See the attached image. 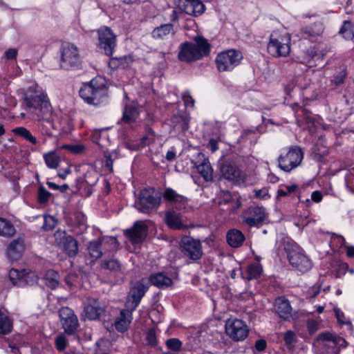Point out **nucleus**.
<instances>
[{"label":"nucleus","instance_id":"nucleus-20","mask_svg":"<svg viewBox=\"0 0 354 354\" xmlns=\"http://www.w3.org/2000/svg\"><path fill=\"white\" fill-rule=\"evenodd\" d=\"M84 311L88 319L95 320L102 316L104 309L98 300L93 299L89 301V304L85 307Z\"/></svg>","mask_w":354,"mask_h":354},{"label":"nucleus","instance_id":"nucleus-64","mask_svg":"<svg viewBox=\"0 0 354 354\" xmlns=\"http://www.w3.org/2000/svg\"><path fill=\"white\" fill-rule=\"evenodd\" d=\"M165 158L168 161H172L176 158V153L172 151H169Z\"/></svg>","mask_w":354,"mask_h":354},{"label":"nucleus","instance_id":"nucleus-2","mask_svg":"<svg viewBox=\"0 0 354 354\" xmlns=\"http://www.w3.org/2000/svg\"><path fill=\"white\" fill-rule=\"evenodd\" d=\"M210 44L203 37L195 38V43L185 42L181 45L178 58L183 62H192L209 55Z\"/></svg>","mask_w":354,"mask_h":354},{"label":"nucleus","instance_id":"nucleus-56","mask_svg":"<svg viewBox=\"0 0 354 354\" xmlns=\"http://www.w3.org/2000/svg\"><path fill=\"white\" fill-rule=\"evenodd\" d=\"M266 346H267V344H266V340L262 339H258L255 342V348L258 351H263L266 348Z\"/></svg>","mask_w":354,"mask_h":354},{"label":"nucleus","instance_id":"nucleus-7","mask_svg":"<svg viewBox=\"0 0 354 354\" xmlns=\"http://www.w3.org/2000/svg\"><path fill=\"white\" fill-rule=\"evenodd\" d=\"M61 58L59 66L64 70L79 68L81 66L77 48L72 44L66 43L60 49Z\"/></svg>","mask_w":354,"mask_h":354},{"label":"nucleus","instance_id":"nucleus-52","mask_svg":"<svg viewBox=\"0 0 354 354\" xmlns=\"http://www.w3.org/2000/svg\"><path fill=\"white\" fill-rule=\"evenodd\" d=\"M55 346L59 351H63L67 346V340L63 335H59L55 338Z\"/></svg>","mask_w":354,"mask_h":354},{"label":"nucleus","instance_id":"nucleus-60","mask_svg":"<svg viewBox=\"0 0 354 354\" xmlns=\"http://www.w3.org/2000/svg\"><path fill=\"white\" fill-rule=\"evenodd\" d=\"M311 198L313 201L319 203L322 199V194L319 191H315L311 194Z\"/></svg>","mask_w":354,"mask_h":354},{"label":"nucleus","instance_id":"nucleus-13","mask_svg":"<svg viewBox=\"0 0 354 354\" xmlns=\"http://www.w3.org/2000/svg\"><path fill=\"white\" fill-rule=\"evenodd\" d=\"M148 288L147 280L142 279L130 290L126 306L131 312L136 310Z\"/></svg>","mask_w":354,"mask_h":354},{"label":"nucleus","instance_id":"nucleus-18","mask_svg":"<svg viewBox=\"0 0 354 354\" xmlns=\"http://www.w3.org/2000/svg\"><path fill=\"white\" fill-rule=\"evenodd\" d=\"M182 3L179 6L187 15L196 17L205 11V6L200 0H183Z\"/></svg>","mask_w":354,"mask_h":354},{"label":"nucleus","instance_id":"nucleus-24","mask_svg":"<svg viewBox=\"0 0 354 354\" xmlns=\"http://www.w3.org/2000/svg\"><path fill=\"white\" fill-rule=\"evenodd\" d=\"M131 313L129 310H122L120 311V316L115 322V327L118 332H125L131 320Z\"/></svg>","mask_w":354,"mask_h":354},{"label":"nucleus","instance_id":"nucleus-47","mask_svg":"<svg viewBox=\"0 0 354 354\" xmlns=\"http://www.w3.org/2000/svg\"><path fill=\"white\" fill-rule=\"evenodd\" d=\"M24 270L19 271L17 269H11L9 272V278L13 285L19 286L21 279L23 278Z\"/></svg>","mask_w":354,"mask_h":354},{"label":"nucleus","instance_id":"nucleus-26","mask_svg":"<svg viewBox=\"0 0 354 354\" xmlns=\"http://www.w3.org/2000/svg\"><path fill=\"white\" fill-rule=\"evenodd\" d=\"M174 33V26L171 24H166L154 28L151 34L154 39H164Z\"/></svg>","mask_w":354,"mask_h":354},{"label":"nucleus","instance_id":"nucleus-53","mask_svg":"<svg viewBox=\"0 0 354 354\" xmlns=\"http://www.w3.org/2000/svg\"><path fill=\"white\" fill-rule=\"evenodd\" d=\"M106 167L109 169L110 171H113V164L114 159L117 158V153L115 151H112L110 154L106 155Z\"/></svg>","mask_w":354,"mask_h":354},{"label":"nucleus","instance_id":"nucleus-59","mask_svg":"<svg viewBox=\"0 0 354 354\" xmlns=\"http://www.w3.org/2000/svg\"><path fill=\"white\" fill-rule=\"evenodd\" d=\"M5 55L8 59H14L17 55V50L15 48H10L6 51Z\"/></svg>","mask_w":354,"mask_h":354},{"label":"nucleus","instance_id":"nucleus-55","mask_svg":"<svg viewBox=\"0 0 354 354\" xmlns=\"http://www.w3.org/2000/svg\"><path fill=\"white\" fill-rule=\"evenodd\" d=\"M308 330L310 334L315 333L317 330V323L315 320H308L307 323Z\"/></svg>","mask_w":354,"mask_h":354},{"label":"nucleus","instance_id":"nucleus-6","mask_svg":"<svg viewBox=\"0 0 354 354\" xmlns=\"http://www.w3.org/2000/svg\"><path fill=\"white\" fill-rule=\"evenodd\" d=\"M160 203V196L153 188H145L141 190L135 201L134 206L140 212L149 213L157 208Z\"/></svg>","mask_w":354,"mask_h":354},{"label":"nucleus","instance_id":"nucleus-30","mask_svg":"<svg viewBox=\"0 0 354 354\" xmlns=\"http://www.w3.org/2000/svg\"><path fill=\"white\" fill-rule=\"evenodd\" d=\"M149 280L153 285L160 288H167L172 283L171 279L161 272L151 275Z\"/></svg>","mask_w":354,"mask_h":354},{"label":"nucleus","instance_id":"nucleus-63","mask_svg":"<svg viewBox=\"0 0 354 354\" xmlns=\"http://www.w3.org/2000/svg\"><path fill=\"white\" fill-rule=\"evenodd\" d=\"M346 254L348 257H354V246L346 247Z\"/></svg>","mask_w":354,"mask_h":354},{"label":"nucleus","instance_id":"nucleus-29","mask_svg":"<svg viewBox=\"0 0 354 354\" xmlns=\"http://www.w3.org/2000/svg\"><path fill=\"white\" fill-rule=\"evenodd\" d=\"M102 250L104 252V255L107 252H116L118 249L119 243L115 237L106 236L100 239Z\"/></svg>","mask_w":354,"mask_h":354},{"label":"nucleus","instance_id":"nucleus-5","mask_svg":"<svg viewBox=\"0 0 354 354\" xmlns=\"http://www.w3.org/2000/svg\"><path fill=\"white\" fill-rule=\"evenodd\" d=\"M290 37L288 33L281 34L274 31L270 36L267 46L268 53L274 57H286L290 53Z\"/></svg>","mask_w":354,"mask_h":354},{"label":"nucleus","instance_id":"nucleus-41","mask_svg":"<svg viewBox=\"0 0 354 354\" xmlns=\"http://www.w3.org/2000/svg\"><path fill=\"white\" fill-rule=\"evenodd\" d=\"M12 323L8 317L0 310V335L8 334L11 331Z\"/></svg>","mask_w":354,"mask_h":354},{"label":"nucleus","instance_id":"nucleus-39","mask_svg":"<svg viewBox=\"0 0 354 354\" xmlns=\"http://www.w3.org/2000/svg\"><path fill=\"white\" fill-rule=\"evenodd\" d=\"M15 233V230L12 223L8 221L0 218V235L11 236Z\"/></svg>","mask_w":354,"mask_h":354},{"label":"nucleus","instance_id":"nucleus-17","mask_svg":"<svg viewBox=\"0 0 354 354\" xmlns=\"http://www.w3.org/2000/svg\"><path fill=\"white\" fill-rule=\"evenodd\" d=\"M266 218L264 209L254 207L248 209V215L244 216L243 221L250 227L257 226L261 224Z\"/></svg>","mask_w":354,"mask_h":354},{"label":"nucleus","instance_id":"nucleus-49","mask_svg":"<svg viewBox=\"0 0 354 354\" xmlns=\"http://www.w3.org/2000/svg\"><path fill=\"white\" fill-rule=\"evenodd\" d=\"M57 224V220L53 216H45L44 217V223L42 228L44 230H53Z\"/></svg>","mask_w":354,"mask_h":354},{"label":"nucleus","instance_id":"nucleus-10","mask_svg":"<svg viewBox=\"0 0 354 354\" xmlns=\"http://www.w3.org/2000/svg\"><path fill=\"white\" fill-rule=\"evenodd\" d=\"M242 55L240 52L235 50H229L218 54L216 59V64L219 71L232 70L239 65Z\"/></svg>","mask_w":354,"mask_h":354},{"label":"nucleus","instance_id":"nucleus-50","mask_svg":"<svg viewBox=\"0 0 354 354\" xmlns=\"http://www.w3.org/2000/svg\"><path fill=\"white\" fill-rule=\"evenodd\" d=\"M50 195V193L47 191L43 186L39 187L38 190V201L40 203H46L48 201Z\"/></svg>","mask_w":354,"mask_h":354},{"label":"nucleus","instance_id":"nucleus-22","mask_svg":"<svg viewBox=\"0 0 354 354\" xmlns=\"http://www.w3.org/2000/svg\"><path fill=\"white\" fill-rule=\"evenodd\" d=\"M24 246V241L21 239L13 240L8 247L7 256L10 261H17L22 255Z\"/></svg>","mask_w":354,"mask_h":354},{"label":"nucleus","instance_id":"nucleus-14","mask_svg":"<svg viewBox=\"0 0 354 354\" xmlns=\"http://www.w3.org/2000/svg\"><path fill=\"white\" fill-rule=\"evenodd\" d=\"M99 46L107 56H111L116 46L115 35L111 28L102 27L98 30Z\"/></svg>","mask_w":354,"mask_h":354},{"label":"nucleus","instance_id":"nucleus-1","mask_svg":"<svg viewBox=\"0 0 354 354\" xmlns=\"http://www.w3.org/2000/svg\"><path fill=\"white\" fill-rule=\"evenodd\" d=\"M23 103L27 108L33 109L42 134L52 136L56 129L51 105L44 94L25 96Z\"/></svg>","mask_w":354,"mask_h":354},{"label":"nucleus","instance_id":"nucleus-54","mask_svg":"<svg viewBox=\"0 0 354 354\" xmlns=\"http://www.w3.org/2000/svg\"><path fill=\"white\" fill-rule=\"evenodd\" d=\"M64 148L67 149L71 152L75 154H79L83 152L84 147L82 145H65Z\"/></svg>","mask_w":354,"mask_h":354},{"label":"nucleus","instance_id":"nucleus-46","mask_svg":"<svg viewBox=\"0 0 354 354\" xmlns=\"http://www.w3.org/2000/svg\"><path fill=\"white\" fill-rule=\"evenodd\" d=\"M283 339L287 348L289 350H293L297 340L295 333L292 330L286 331L283 335Z\"/></svg>","mask_w":354,"mask_h":354},{"label":"nucleus","instance_id":"nucleus-33","mask_svg":"<svg viewBox=\"0 0 354 354\" xmlns=\"http://www.w3.org/2000/svg\"><path fill=\"white\" fill-rule=\"evenodd\" d=\"M324 31L323 24L320 22L315 23L310 26H307L301 29V32L305 35L304 38L315 37L322 34Z\"/></svg>","mask_w":354,"mask_h":354},{"label":"nucleus","instance_id":"nucleus-58","mask_svg":"<svg viewBox=\"0 0 354 354\" xmlns=\"http://www.w3.org/2000/svg\"><path fill=\"white\" fill-rule=\"evenodd\" d=\"M345 75V73L342 72L339 75L334 77V78L332 80V82H334L335 85H339L344 82Z\"/></svg>","mask_w":354,"mask_h":354},{"label":"nucleus","instance_id":"nucleus-61","mask_svg":"<svg viewBox=\"0 0 354 354\" xmlns=\"http://www.w3.org/2000/svg\"><path fill=\"white\" fill-rule=\"evenodd\" d=\"M268 194L266 189H259L255 192V196L260 198H263Z\"/></svg>","mask_w":354,"mask_h":354},{"label":"nucleus","instance_id":"nucleus-21","mask_svg":"<svg viewBox=\"0 0 354 354\" xmlns=\"http://www.w3.org/2000/svg\"><path fill=\"white\" fill-rule=\"evenodd\" d=\"M274 309L281 318L288 319L291 316L292 308L289 301L285 297H278L275 300Z\"/></svg>","mask_w":354,"mask_h":354},{"label":"nucleus","instance_id":"nucleus-12","mask_svg":"<svg viewBox=\"0 0 354 354\" xmlns=\"http://www.w3.org/2000/svg\"><path fill=\"white\" fill-rule=\"evenodd\" d=\"M226 334L234 341L243 340L248 335V326L241 319H228L225 324Z\"/></svg>","mask_w":354,"mask_h":354},{"label":"nucleus","instance_id":"nucleus-32","mask_svg":"<svg viewBox=\"0 0 354 354\" xmlns=\"http://www.w3.org/2000/svg\"><path fill=\"white\" fill-rule=\"evenodd\" d=\"M317 354H339V349L334 348L331 344L328 341H321L315 342Z\"/></svg>","mask_w":354,"mask_h":354},{"label":"nucleus","instance_id":"nucleus-27","mask_svg":"<svg viewBox=\"0 0 354 354\" xmlns=\"http://www.w3.org/2000/svg\"><path fill=\"white\" fill-rule=\"evenodd\" d=\"M164 198L171 203L176 204V205H179L177 208H181L182 205H184L187 201V198L182 195L177 194L174 189L171 188H166L164 194Z\"/></svg>","mask_w":354,"mask_h":354},{"label":"nucleus","instance_id":"nucleus-48","mask_svg":"<svg viewBox=\"0 0 354 354\" xmlns=\"http://www.w3.org/2000/svg\"><path fill=\"white\" fill-rule=\"evenodd\" d=\"M145 340L149 346H156L158 344V341L156 339V330L154 328H149L145 338Z\"/></svg>","mask_w":354,"mask_h":354},{"label":"nucleus","instance_id":"nucleus-23","mask_svg":"<svg viewBox=\"0 0 354 354\" xmlns=\"http://www.w3.org/2000/svg\"><path fill=\"white\" fill-rule=\"evenodd\" d=\"M321 341L329 342L334 348L339 349V352L341 348H345L347 346V342L344 338L334 336L330 333H322L319 334L317 337V342H319Z\"/></svg>","mask_w":354,"mask_h":354},{"label":"nucleus","instance_id":"nucleus-31","mask_svg":"<svg viewBox=\"0 0 354 354\" xmlns=\"http://www.w3.org/2000/svg\"><path fill=\"white\" fill-rule=\"evenodd\" d=\"M198 173L207 182L213 180V169L209 160L204 158L203 162L196 166Z\"/></svg>","mask_w":354,"mask_h":354},{"label":"nucleus","instance_id":"nucleus-51","mask_svg":"<svg viewBox=\"0 0 354 354\" xmlns=\"http://www.w3.org/2000/svg\"><path fill=\"white\" fill-rule=\"evenodd\" d=\"M166 345L169 349L177 351L180 349L182 342L178 339L171 338L167 340Z\"/></svg>","mask_w":354,"mask_h":354},{"label":"nucleus","instance_id":"nucleus-57","mask_svg":"<svg viewBox=\"0 0 354 354\" xmlns=\"http://www.w3.org/2000/svg\"><path fill=\"white\" fill-rule=\"evenodd\" d=\"M183 99L186 105H188L190 103L192 106H194V100L188 91L183 93Z\"/></svg>","mask_w":354,"mask_h":354},{"label":"nucleus","instance_id":"nucleus-15","mask_svg":"<svg viewBox=\"0 0 354 354\" xmlns=\"http://www.w3.org/2000/svg\"><path fill=\"white\" fill-rule=\"evenodd\" d=\"M59 317L64 331L68 335L73 334L77 329L78 320L73 310L68 308H62L59 310Z\"/></svg>","mask_w":354,"mask_h":354},{"label":"nucleus","instance_id":"nucleus-9","mask_svg":"<svg viewBox=\"0 0 354 354\" xmlns=\"http://www.w3.org/2000/svg\"><path fill=\"white\" fill-rule=\"evenodd\" d=\"M303 159V152L301 148L295 147L285 155H280L278 158L279 167L284 171L289 172L297 167Z\"/></svg>","mask_w":354,"mask_h":354},{"label":"nucleus","instance_id":"nucleus-3","mask_svg":"<svg viewBox=\"0 0 354 354\" xmlns=\"http://www.w3.org/2000/svg\"><path fill=\"white\" fill-rule=\"evenodd\" d=\"M79 93L84 102L97 106L107 96V88L103 82H100L97 79H93L89 82L83 84Z\"/></svg>","mask_w":354,"mask_h":354},{"label":"nucleus","instance_id":"nucleus-36","mask_svg":"<svg viewBox=\"0 0 354 354\" xmlns=\"http://www.w3.org/2000/svg\"><path fill=\"white\" fill-rule=\"evenodd\" d=\"M59 275L54 270H48L44 275L45 283L51 289H55L59 284Z\"/></svg>","mask_w":354,"mask_h":354},{"label":"nucleus","instance_id":"nucleus-8","mask_svg":"<svg viewBox=\"0 0 354 354\" xmlns=\"http://www.w3.org/2000/svg\"><path fill=\"white\" fill-rule=\"evenodd\" d=\"M180 250L185 257L193 261H197L203 256L202 245L200 240L191 236H184L181 239Z\"/></svg>","mask_w":354,"mask_h":354},{"label":"nucleus","instance_id":"nucleus-62","mask_svg":"<svg viewBox=\"0 0 354 354\" xmlns=\"http://www.w3.org/2000/svg\"><path fill=\"white\" fill-rule=\"evenodd\" d=\"M335 313L338 322L343 323V318L344 317L343 312H342L339 309H335Z\"/></svg>","mask_w":354,"mask_h":354},{"label":"nucleus","instance_id":"nucleus-11","mask_svg":"<svg viewBox=\"0 0 354 354\" xmlns=\"http://www.w3.org/2000/svg\"><path fill=\"white\" fill-rule=\"evenodd\" d=\"M55 244L63 249L71 257H75L78 252L77 241L65 231L57 230L55 234Z\"/></svg>","mask_w":354,"mask_h":354},{"label":"nucleus","instance_id":"nucleus-44","mask_svg":"<svg viewBox=\"0 0 354 354\" xmlns=\"http://www.w3.org/2000/svg\"><path fill=\"white\" fill-rule=\"evenodd\" d=\"M174 122H176L177 127H179L182 131H186L189 128V117L187 114L176 115L174 118Z\"/></svg>","mask_w":354,"mask_h":354},{"label":"nucleus","instance_id":"nucleus-40","mask_svg":"<svg viewBox=\"0 0 354 354\" xmlns=\"http://www.w3.org/2000/svg\"><path fill=\"white\" fill-rule=\"evenodd\" d=\"M339 33L346 39H352L354 37V26L351 21H344Z\"/></svg>","mask_w":354,"mask_h":354},{"label":"nucleus","instance_id":"nucleus-4","mask_svg":"<svg viewBox=\"0 0 354 354\" xmlns=\"http://www.w3.org/2000/svg\"><path fill=\"white\" fill-rule=\"evenodd\" d=\"M284 250L290 265L301 272H306L312 268V263L295 243H284Z\"/></svg>","mask_w":354,"mask_h":354},{"label":"nucleus","instance_id":"nucleus-37","mask_svg":"<svg viewBox=\"0 0 354 354\" xmlns=\"http://www.w3.org/2000/svg\"><path fill=\"white\" fill-rule=\"evenodd\" d=\"M101 267L103 269L109 270L113 272H119L122 270L121 263L115 258L104 259L101 263Z\"/></svg>","mask_w":354,"mask_h":354},{"label":"nucleus","instance_id":"nucleus-35","mask_svg":"<svg viewBox=\"0 0 354 354\" xmlns=\"http://www.w3.org/2000/svg\"><path fill=\"white\" fill-rule=\"evenodd\" d=\"M87 250L89 256L94 260H97L104 255L99 239L89 242L87 245Z\"/></svg>","mask_w":354,"mask_h":354},{"label":"nucleus","instance_id":"nucleus-19","mask_svg":"<svg viewBox=\"0 0 354 354\" xmlns=\"http://www.w3.org/2000/svg\"><path fill=\"white\" fill-rule=\"evenodd\" d=\"M223 178L229 180L238 181L241 178V170L232 162L225 161L220 167Z\"/></svg>","mask_w":354,"mask_h":354},{"label":"nucleus","instance_id":"nucleus-34","mask_svg":"<svg viewBox=\"0 0 354 354\" xmlns=\"http://www.w3.org/2000/svg\"><path fill=\"white\" fill-rule=\"evenodd\" d=\"M138 115V110L135 106L132 104L126 105L124 109L122 121L124 123H131L137 119Z\"/></svg>","mask_w":354,"mask_h":354},{"label":"nucleus","instance_id":"nucleus-42","mask_svg":"<svg viewBox=\"0 0 354 354\" xmlns=\"http://www.w3.org/2000/svg\"><path fill=\"white\" fill-rule=\"evenodd\" d=\"M13 132L18 136L28 140L32 144L36 145L37 143V138L33 136L31 133L24 127H17L13 129Z\"/></svg>","mask_w":354,"mask_h":354},{"label":"nucleus","instance_id":"nucleus-16","mask_svg":"<svg viewBox=\"0 0 354 354\" xmlns=\"http://www.w3.org/2000/svg\"><path fill=\"white\" fill-rule=\"evenodd\" d=\"M125 234L132 243H142L147 235V227L144 223L137 221L131 229L125 231Z\"/></svg>","mask_w":354,"mask_h":354},{"label":"nucleus","instance_id":"nucleus-45","mask_svg":"<svg viewBox=\"0 0 354 354\" xmlns=\"http://www.w3.org/2000/svg\"><path fill=\"white\" fill-rule=\"evenodd\" d=\"M44 158L48 167L52 169L57 167L59 165V157L55 152H49L44 154Z\"/></svg>","mask_w":354,"mask_h":354},{"label":"nucleus","instance_id":"nucleus-25","mask_svg":"<svg viewBox=\"0 0 354 354\" xmlns=\"http://www.w3.org/2000/svg\"><path fill=\"white\" fill-rule=\"evenodd\" d=\"M165 220L167 225L174 230H183L187 227L181 221L180 215L174 211L167 212L165 214Z\"/></svg>","mask_w":354,"mask_h":354},{"label":"nucleus","instance_id":"nucleus-38","mask_svg":"<svg viewBox=\"0 0 354 354\" xmlns=\"http://www.w3.org/2000/svg\"><path fill=\"white\" fill-rule=\"evenodd\" d=\"M263 272L262 266L259 264H251L248 266L247 276L245 279L248 281L258 279ZM245 278V277H243Z\"/></svg>","mask_w":354,"mask_h":354},{"label":"nucleus","instance_id":"nucleus-43","mask_svg":"<svg viewBox=\"0 0 354 354\" xmlns=\"http://www.w3.org/2000/svg\"><path fill=\"white\" fill-rule=\"evenodd\" d=\"M37 281L38 277L34 272H27L24 270L23 278L21 279V282L19 283V286H24L26 285L32 286L37 283Z\"/></svg>","mask_w":354,"mask_h":354},{"label":"nucleus","instance_id":"nucleus-28","mask_svg":"<svg viewBox=\"0 0 354 354\" xmlns=\"http://www.w3.org/2000/svg\"><path fill=\"white\" fill-rule=\"evenodd\" d=\"M245 240L243 233L236 229L229 230L227 234V241L228 244L233 248L240 247Z\"/></svg>","mask_w":354,"mask_h":354}]
</instances>
